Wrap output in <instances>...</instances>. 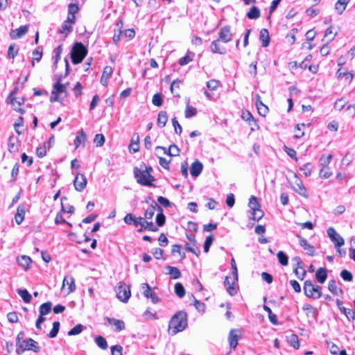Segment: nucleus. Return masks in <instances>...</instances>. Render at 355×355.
<instances>
[{
  "mask_svg": "<svg viewBox=\"0 0 355 355\" xmlns=\"http://www.w3.org/2000/svg\"><path fill=\"white\" fill-rule=\"evenodd\" d=\"M187 325V313L184 311H180L171 318L168 327L172 334L174 335L185 329Z\"/></svg>",
  "mask_w": 355,
  "mask_h": 355,
  "instance_id": "obj_1",
  "label": "nucleus"
},
{
  "mask_svg": "<svg viewBox=\"0 0 355 355\" xmlns=\"http://www.w3.org/2000/svg\"><path fill=\"white\" fill-rule=\"evenodd\" d=\"M87 54V49L80 42H76L71 51V62L73 64L80 63Z\"/></svg>",
  "mask_w": 355,
  "mask_h": 355,
  "instance_id": "obj_2",
  "label": "nucleus"
},
{
  "mask_svg": "<svg viewBox=\"0 0 355 355\" xmlns=\"http://www.w3.org/2000/svg\"><path fill=\"white\" fill-rule=\"evenodd\" d=\"M134 175L137 183L143 186L154 187L153 182L155 181L154 177L150 175L147 169L140 170L137 167L134 168Z\"/></svg>",
  "mask_w": 355,
  "mask_h": 355,
  "instance_id": "obj_3",
  "label": "nucleus"
},
{
  "mask_svg": "<svg viewBox=\"0 0 355 355\" xmlns=\"http://www.w3.org/2000/svg\"><path fill=\"white\" fill-rule=\"evenodd\" d=\"M41 347L33 339L29 338L21 340V343H16V353L21 355L26 350H31L34 352H39Z\"/></svg>",
  "mask_w": 355,
  "mask_h": 355,
  "instance_id": "obj_4",
  "label": "nucleus"
},
{
  "mask_svg": "<svg viewBox=\"0 0 355 355\" xmlns=\"http://www.w3.org/2000/svg\"><path fill=\"white\" fill-rule=\"evenodd\" d=\"M303 288L304 295L309 298L319 299L322 295L321 286H314L311 280L308 279L304 282Z\"/></svg>",
  "mask_w": 355,
  "mask_h": 355,
  "instance_id": "obj_5",
  "label": "nucleus"
},
{
  "mask_svg": "<svg viewBox=\"0 0 355 355\" xmlns=\"http://www.w3.org/2000/svg\"><path fill=\"white\" fill-rule=\"evenodd\" d=\"M130 295V287L125 284L120 283V285L116 288L117 298L123 302H127Z\"/></svg>",
  "mask_w": 355,
  "mask_h": 355,
  "instance_id": "obj_6",
  "label": "nucleus"
},
{
  "mask_svg": "<svg viewBox=\"0 0 355 355\" xmlns=\"http://www.w3.org/2000/svg\"><path fill=\"white\" fill-rule=\"evenodd\" d=\"M328 236L331 241L334 243L335 248L341 247L344 245L345 241L333 227H329L327 230Z\"/></svg>",
  "mask_w": 355,
  "mask_h": 355,
  "instance_id": "obj_7",
  "label": "nucleus"
},
{
  "mask_svg": "<svg viewBox=\"0 0 355 355\" xmlns=\"http://www.w3.org/2000/svg\"><path fill=\"white\" fill-rule=\"evenodd\" d=\"M232 37L233 34L231 33V27L230 26H225L220 29L218 40L224 43H227L232 41Z\"/></svg>",
  "mask_w": 355,
  "mask_h": 355,
  "instance_id": "obj_8",
  "label": "nucleus"
},
{
  "mask_svg": "<svg viewBox=\"0 0 355 355\" xmlns=\"http://www.w3.org/2000/svg\"><path fill=\"white\" fill-rule=\"evenodd\" d=\"M161 150L163 151V154L168 155L169 156H178L180 153V149L175 144H172L169 146L168 149L162 146H157L155 148V155H159L158 151Z\"/></svg>",
  "mask_w": 355,
  "mask_h": 355,
  "instance_id": "obj_9",
  "label": "nucleus"
},
{
  "mask_svg": "<svg viewBox=\"0 0 355 355\" xmlns=\"http://www.w3.org/2000/svg\"><path fill=\"white\" fill-rule=\"evenodd\" d=\"M87 184L86 177L83 174L78 173L73 180V185L76 191H83Z\"/></svg>",
  "mask_w": 355,
  "mask_h": 355,
  "instance_id": "obj_10",
  "label": "nucleus"
},
{
  "mask_svg": "<svg viewBox=\"0 0 355 355\" xmlns=\"http://www.w3.org/2000/svg\"><path fill=\"white\" fill-rule=\"evenodd\" d=\"M336 304L342 313H343L349 321H353L355 319V313L351 309L345 308L343 306V302L339 299L336 300Z\"/></svg>",
  "mask_w": 355,
  "mask_h": 355,
  "instance_id": "obj_11",
  "label": "nucleus"
},
{
  "mask_svg": "<svg viewBox=\"0 0 355 355\" xmlns=\"http://www.w3.org/2000/svg\"><path fill=\"white\" fill-rule=\"evenodd\" d=\"M241 118L248 123V124L251 126V130H254V127L258 129L259 125L257 121L253 117L252 114L248 110H245L242 112Z\"/></svg>",
  "mask_w": 355,
  "mask_h": 355,
  "instance_id": "obj_12",
  "label": "nucleus"
},
{
  "mask_svg": "<svg viewBox=\"0 0 355 355\" xmlns=\"http://www.w3.org/2000/svg\"><path fill=\"white\" fill-rule=\"evenodd\" d=\"M139 219L140 220V228L138 230L139 232H144L146 230H148L149 231L151 232L158 231V227L156 225H155L153 222L146 221L142 217H139Z\"/></svg>",
  "mask_w": 355,
  "mask_h": 355,
  "instance_id": "obj_13",
  "label": "nucleus"
},
{
  "mask_svg": "<svg viewBox=\"0 0 355 355\" xmlns=\"http://www.w3.org/2000/svg\"><path fill=\"white\" fill-rule=\"evenodd\" d=\"M210 50L214 53H218L224 55L227 53L226 48L221 44V41L219 40H214L210 45Z\"/></svg>",
  "mask_w": 355,
  "mask_h": 355,
  "instance_id": "obj_14",
  "label": "nucleus"
},
{
  "mask_svg": "<svg viewBox=\"0 0 355 355\" xmlns=\"http://www.w3.org/2000/svg\"><path fill=\"white\" fill-rule=\"evenodd\" d=\"M8 148L10 153H16L19 151V139L17 137L14 135L9 137Z\"/></svg>",
  "mask_w": 355,
  "mask_h": 355,
  "instance_id": "obj_15",
  "label": "nucleus"
},
{
  "mask_svg": "<svg viewBox=\"0 0 355 355\" xmlns=\"http://www.w3.org/2000/svg\"><path fill=\"white\" fill-rule=\"evenodd\" d=\"M87 141V135L83 129L78 130L74 139L75 149H77L81 144L85 146Z\"/></svg>",
  "mask_w": 355,
  "mask_h": 355,
  "instance_id": "obj_16",
  "label": "nucleus"
},
{
  "mask_svg": "<svg viewBox=\"0 0 355 355\" xmlns=\"http://www.w3.org/2000/svg\"><path fill=\"white\" fill-rule=\"evenodd\" d=\"M28 25L21 26L18 28L12 31L10 33V35L12 39H19L24 36L28 32Z\"/></svg>",
  "mask_w": 355,
  "mask_h": 355,
  "instance_id": "obj_17",
  "label": "nucleus"
},
{
  "mask_svg": "<svg viewBox=\"0 0 355 355\" xmlns=\"http://www.w3.org/2000/svg\"><path fill=\"white\" fill-rule=\"evenodd\" d=\"M299 239V243L300 246H302L304 250H306V254L311 256H313L315 253V248L310 245L306 239L302 238L301 236L297 235Z\"/></svg>",
  "mask_w": 355,
  "mask_h": 355,
  "instance_id": "obj_18",
  "label": "nucleus"
},
{
  "mask_svg": "<svg viewBox=\"0 0 355 355\" xmlns=\"http://www.w3.org/2000/svg\"><path fill=\"white\" fill-rule=\"evenodd\" d=\"M112 73H113V69H112V67L106 66L104 68L102 76L101 78V83L103 86L107 85L108 80H109L110 78L111 77Z\"/></svg>",
  "mask_w": 355,
  "mask_h": 355,
  "instance_id": "obj_19",
  "label": "nucleus"
},
{
  "mask_svg": "<svg viewBox=\"0 0 355 355\" xmlns=\"http://www.w3.org/2000/svg\"><path fill=\"white\" fill-rule=\"evenodd\" d=\"M105 320L110 324L115 327L116 331H121L125 329V323L123 320L108 317H106Z\"/></svg>",
  "mask_w": 355,
  "mask_h": 355,
  "instance_id": "obj_20",
  "label": "nucleus"
},
{
  "mask_svg": "<svg viewBox=\"0 0 355 355\" xmlns=\"http://www.w3.org/2000/svg\"><path fill=\"white\" fill-rule=\"evenodd\" d=\"M66 285L68 286V294L75 291L76 286L75 284V280L72 276L69 275L64 277L63 279L62 286L64 287Z\"/></svg>",
  "mask_w": 355,
  "mask_h": 355,
  "instance_id": "obj_21",
  "label": "nucleus"
},
{
  "mask_svg": "<svg viewBox=\"0 0 355 355\" xmlns=\"http://www.w3.org/2000/svg\"><path fill=\"white\" fill-rule=\"evenodd\" d=\"M202 168V164L198 160L195 161L190 167L191 175L193 177H198L201 173Z\"/></svg>",
  "mask_w": 355,
  "mask_h": 355,
  "instance_id": "obj_22",
  "label": "nucleus"
},
{
  "mask_svg": "<svg viewBox=\"0 0 355 355\" xmlns=\"http://www.w3.org/2000/svg\"><path fill=\"white\" fill-rule=\"evenodd\" d=\"M26 206L24 205H20L17 207V213L15 216V222L17 225H20L25 216Z\"/></svg>",
  "mask_w": 355,
  "mask_h": 355,
  "instance_id": "obj_23",
  "label": "nucleus"
},
{
  "mask_svg": "<svg viewBox=\"0 0 355 355\" xmlns=\"http://www.w3.org/2000/svg\"><path fill=\"white\" fill-rule=\"evenodd\" d=\"M259 40L263 47H267L269 45L270 38L268 29L262 28L260 31Z\"/></svg>",
  "mask_w": 355,
  "mask_h": 355,
  "instance_id": "obj_24",
  "label": "nucleus"
},
{
  "mask_svg": "<svg viewBox=\"0 0 355 355\" xmlns=\"http://www.w3.org/2000/svg\"><path fill=\"white\" fill-rule=\"evenodd\" d=\"M162 211V208L156 202H154L145 211L144 216L146 219H151L155 214V210Z\"/></svg>",
  "mask_w": 355,
  "mask_h": 355,
  "instance_id": "obj_25",
  "label": "nucleus"
},
{
  "mask_svg": "<svg viewBox=\"0 0 355 355\" xmlns=\"http://www.w3.org/2000/svg\"><path fill=\"white\" fill-rule=\"evenodd\" d=\"M293 261L296 263V266L293 269V272L295 273V275L297 276V277L299 279L303 280L304 279V277H306V271L304 270L303 272H302L301 275H298V268H300V265L302 263V260H301L300 257H295L293 258Z\"/></svg>",
  "mask_w": 355,
  "mask_h": 355,
  "instance_id": "obj_26",
  "label": "nucleus"
},
{
  "mask_svg": "<svg viewBox=\"0 0 355 355\" xmlns=\"http://www.w3.org/2000/svg\"><path fill=\"white\" fill-rule=\"evenodd\" d=\"M17 261L21 268L24 270H28L29 268V266L32 262L31 259L26 255H22L17 258Z\"/></svg>",
  "mask_w": 355,
  "mask_h": 355,
  "instance_id": "obj_27",
  "label": "nucleus"
},
{
  "mask_svg": "<svg viewBox=\"0 0 355 355\" xmlns=\"http://www.w3.org/2000/svg\"><path fill=\"white\" fill-rule=\"evenodd\" d=\"M236 331L235 329H232L228 336V342L230 344V347L232 349H235L236 346L238 345V340L239 336L234 334Z\"/></svg>",
  "mask_w": 355,
  "mask_h": 355,
  "instance_id": "obj_28",
  "label": "nucleus"
},
{
  "mask_svg": "<svg viewBox=\"0 0 355 355\" xmlns=\"http://www.w3.org/2000/svg\"><path fill=\"white\" fill-rule=\"evenodd\" d=\"M315 278L319 283H324L327 278V269L324 268H318L315 272Z\"/></svg>",
  "mask_w": 355,
  "mask_h": 355,
  "instance_id": "obj_29",
  "label": "nucleus"
},
{
  "mask_svg": "<svg viewBox=\"0 0 355 355\" xmlns=\"http://www.w3.org/2000/svg\"><path fill=\"white\" fill-rule=\"evenodd\" d=\"M224 285L226 287V290L227 293L232 295L234 296L236 294L237 291L236 288L234 287V282H230L229 277H226L224 281Z\"/></svg>",
  "mask_w": 355,
  "mask_h": 355,
  "instance_id": "obj_30",
  "label": "nucleus"
},
{
  "mask_svg": "<svg viewBox=\"0 0 355 355\" xmlns=\"http://www.w3.org/2000/svg\"><path fill=\"white\" fill-rule=\"evenodd\" d=\"M261 12L258 7L253 6L246 13V16L250 19H257L260 17Z\"/></svg>",
  "mask_w": 355,
  "mask_h": 355,
  "instance_id": "obj_31",
  "label": "nucleus"
},
{
  "mask_svg": "<svg viewBox=\"0 0 355 355\" xmlns=\"http://www.w3.org/2000/svg\"><path fill=\"white\" fill-rule=\"evenodd\" d=\"M168 121V115L166 112L161 111L158 114L157 124L160 128H164Z\"/></svg>",
  "mask_w": 355,
  "mask_h": 355,
  "instance_id": "obj_32",
  "label": "nucleus"
},
{
  "mask_svg": "<svg viewBox=\"0 0 355 355\" xmlns=\"http://www.w3.org/2000/svg\"><path fill=\"white\" fill-rule=\"evenodd\" d=\"M336 75L338 78H345L349 83L352 82L354 78V74L352 73L345 71L343 69H339L336 72Z\"/></svg>",
  "mask_w": 355,
  "mask_h": 355,
  "instance_id": "obj_33",
  "label": "nucleus"
},
{
  "mask_svg": "<svg viewBox=\"0 0 355 355\" xmlns=\"http://www.w3.org/2000/svg\"><path fill=\"white\" fill-rule=\"evenodd\" d=\"M350 0H338L335 4V10L338 14L341 15L345 10Z\"/></svg>",
  "mask_w": 355,
  "mask_h": 355,
  "instance_id": "obj_34",
  "label": "nucleus"
},
{
  "mask_svg": "<svg viewBox=\"0 0 355 355\" xmlns=\"http://www.w3.org/2000/svg\"><path fill=\"white\" fill-rule=\"evenodd\" d=\"M124 222L128 225L133 224L134 226L138 227L140 223V220L138 218H135L132 214H128L123 218Z\"/></svg>",
  "mask_w": 355,
  "mask_h": 355,
  "instance_id": "obj_35",
  "label": "nucleus"
},
{
  "mask_svg": "<svg viewBox=\"0 0 355 355\" xmlns=\"http://www.w3.org/2000/svg\"><path fill=\"white\" fill-rule=\"evenodd\" d=\"M249 213L250 214L248 216L249 219L257 221H259L264 216V213L261 209H256L254 211H249Z\"/></svg>",
  "mask_w": 355,
  "mask_h": 355,
  "instance_id": "obj_36",
  "label": "nucleus"
},
{
  "mask_svg": "<svg viewBox=\"0 0 355 355\" xmlns=\"http://www.w3.org/2000/svg\"><path fill=\"white\" fill-rule=\"evenodd\" d=\"M17 293L22 298L25 303L31 302L32 296L26 289L19 288L17 290Z\"/></svg>",
  "mask_w": 355,
  "mask_h": 355,
  "instance_id": "obj_37",
  "label": "nucleus"
},
{
  "mask_svg": "<svg viewBox=\"0 0 355 355\" xmlns=\"http://www.w3.org/2000/svg\"><path fill=\"white\" fill-rule=\"evenodd\" d=\"M53 89L52 90L53 94L60 95V94L67 92V88H66L65 85L62 84L61 83H55L53 84Z\"/></svg>",
  "mask_w": 355,
  "mask_h": 355,
  "instance_id": "obj_38",
  "label": "nucleus"
},
{
  "mask_svg": "<svg viewBox=\"0 0 355 355\" xmlns=\"http://www.w3.org/2000/svg\"><path fill=\"white\" fill-rule=\"evenodd\" d=\"M52 308V303L51 302H47L45 303H43L40 305L39 308V312L40 315H47L50 313Z\"/></svg>",
  "mask_w": 355,
  "mask_h": 355,
  "instance_id": "obj_39",
  "label": "nucleus"
},
{
  "mask_svg": "<svg viewBox=\"0 0 355 355\" xmlns=\"http://www.w3.org/2000/svg\"><path fill=\"white\" fill-rule=\"evenodd\" d=\"M248 207H250L249 211H255L256 209H260V204L258 202L257 198L254 196H252L249 199Z\"/></svg>",
  "mask_w": 355,
  "mask_h": 355,
  "instance_id": "obj_40",
  "label": "nucleus"
},
{
  "mask_svg": "<svg viewBox=\"0 0 355 355\" xmlns=\"http://www.w3.org/2000/svg\"><path fill=\"white\" fill-rule=\"evenodd\" d=\"M263 309L268 313V315L270 322L273 324H275V325L278 324L277 317L275 314H274L272 312L271 309L269 306L264 305Z\"/></svg>",
  "mask_w": 355,
  "mask_h": 355,
  "instance_id": "obj_41",
  "label": "nucleus"
},
{
  "mask_svg": "<svg viewBox=\"0 0 355 355\" xmlns=\"http://www.w3.org/2000/svg\"><path fill=\"white\" fill-rule=\"evenodd\" d=\"M193 53L188 52L184 57L179 59L178 64L184 66L193 60Z\"/></svg>",
  "mask_w": 355,
  "mask_h": 355,
  "instance_id": "obj_42",
  "label": "nucleus"
},
{
  "mask_svg": "<svg viewBox=\"0 0 355 355\" xmlns=\"http://www.w3.org/2000/svg\"><path fill=\"white\" fill-rule=\"evenodd\" d=\"M166 268L168 270V274L172 276L173 279H177L181 277L180 270L178 268L168 266Z\"/></svg>",
  "mask_w": 355,
  "mask_h": 355,
  "instance_id": "obj_43",
  "label": "nucleus"
},
{
  "mask_svg": "<svg viewBox=\"0 0 355 355\" xmlns=\"http://www.w3.org/2000/svg\"><path fill=\"white\" fill-rule=\"evenodd\" d=\"M60 323L59 321H55L53 323V328L51 331L47 334L50 338H55L59 332Z\"/></svg>",
  "mask_w": 355,
  "mask_h": 355,
  "instance_id": "obj_44",
  "label": "nucleus"
},
{
  "mask_svg": "<svg viewBox=\"0 0 355 355\" xmlns=\"http://www.w3.org/2000/svg\"><path fill=\"white\" fill-rule=\"evenodd\" d=\"M278 261L279 263L282 266H287L288 263V255L283 251L278 252L277 254Z\"/></svg>",
  "mask_w": 355,
  "mask_h": 355,
  "instance_id": "obj_45",
  "label": "nucleus"
},
{
  "mask_svg": "<svg viewBox=\"0 0 355 355\" xmlns=\"http://www.w3.org/2000/svg\"><path fill=\"white\" fill-rule=\"evenodd\" d=\"M72 26L64 21L59 29L58 33L60 34H64L67 36L72 31Z\"/></svg>",
  "mask_w": 355,
  "mask_h": 355,
  "instance_id": "obj_46",
  "label": "nucleus"
},
{
  "mask_svg": "<svg viewBox=\"0 0 355 355\" xmlns=\"http://www.w3.org/2000/svg\"><path fill=\"white\" fill-rule=\"evenodd\" d=\"M288 341H289L290 345L292 346L294 349H299L300 345L298 336L296 334H292L291 335V336L289 337Z\"/></svg>",
  "mask_w": 355,
  "mask_h": 355,
  "instance_id": "obj_47",
  "label": "nucleus"
},
{
  "mask_svg": "<svg viewBox=\"0 0 355 355\" xmlns=\"http://www.w3.org/2000/svg\"><path fill=\"white\" fill-rule=\"evenodd\" d=\"M328 288L329 290V291L335 295H338V291H340V292H342V290L340 288H338L336 286V282L335 280L332 279V280H330L329 282V284H328Z\"/></svg>",
  "mask_w": 355,
  "mask_h": 355,
  "instance_id": "obj_48",
  "label": "nucleus"
},
{
  "mask_svg": "<svg viewBox=\"0 0 355 355\" xmlns=\"http://www.w3.org/2000/svg\"><path fill=\"white\" fill-rule=\"evenodd\" d=\"M95 342L96 345L102 349H106L108 347L106 340L102 336H98L95 338Z\"/></svg>",
  "mask_w": 355,
  "mask_h": 355,
  "instance_id": "obj_49",
  "label": "nucleus"
},
{
  "mask_svg": "<svg viewBox=\"0 0 355 355\" xmlns=\"http://www.w3.org/2000/svg\"><path fill=\"white\" fill-rule=\"evenodd\" d=\"M17 88L15 87L9 94L8 97L6 99L8 103H10L12 106H15V103H17L18 105H21V103L20 101H17L16 98L13 97V96L17 93Z\"/></svg>",
  "mask_w": 355,
  "mask_h": 355,
  "instance_id": "obj_50",
  "label": "nucleus"
},
{
  "mask_svg": "<svg viewBox=\"0 0 355 355\" xmlns=\"http://www.w3.org/2000/svg\"><path fill=\"white\" fill-rule=\"evenodd\" d=\"M175 293L180 298L185 295V289L181 283H176L175 284Z\"/></svg>",
  "mask_w": 355,
  "mask_h": 355,
  "instance_id": "obj_51",
  "label": "nucleus"
},
{
  "mask_svg": "<svg viewBox=\"0 0 355 355\" xmlns=\"http://www.w3.org/2000/svg\"><path fill=\"white\" fill-rule=\"evenodd\" d=\"M336 34L337 33H336L334 34V35L332 37H331L329 40H328L327 43L323 44L322 46L320 48V53H321V55L322 56H325V55H328L329 53L330 49H329V47L328 46V43L329 42H331L334 39V37L336 35Z\"/></svg>",
  "mask_w": 355,
  "mask_h": 355,
  "instance_id": "obj_52",
  "label": "nucleus"
},
{
  "mask_svg": "<svg viewBox=\"0 0 355 355\" xmlns=\"http://www.w3.org/2000/svg\"><path fill=\"white\" fill-rule=\"evenodd\" d=\"M197 114V110L195 107L190 106L189 105H187L186 106L184 115L186 118H191L192 116H196Z\"/></svg>",
  "mask_w": 355,
  "mask_h": 355,
  "instance_id": "obj_53",
  "label": "nucleus"
},
{
  "mask_svg": "<svg viewBox=\"0 0 355 355\" xmlns=\"http://www.w3.org/2000/svg\"><path fill=\"white\" fill-rule=\"evenodd\" d=\"M62 44L59 45L57 48H55L53 50V53H54L53 57L55 58L53 65L55 66V67H56L57 63L60 58V54L62 53Z\"/></svg>",
  "mask_w": 355,
  "mask_h": 355,
  "instance_id": "obj_54",
  "label": "nucleus"
},
{
  "mask_svg": "<svg viewBox=\"0 0 355 355\" xmlns=\"http://www.w3.org/2000/svg\"><path fill=\"white\" fill-rule=\"evenodd\" d=\"M84 329V326L81 324H78L73 327L71 330L68 332L69 336H75L80 334Z\"/></svg>",
  "mask_w": 355,
  "mask_h": 355,
  "instance_id": "obj_55",
  "label": "nucleus"
},
{
  "mask_svg": "<svg viewBox=\"0 0 355 355\" xmlns=\"http://www.w3.org/2000/svg\"><path fill=\"white\" fill-rule=\"evenodd\" d=\"M152 102L153 104L155 106H161L163 103L162 95L159 93L154 94L153 96Z\"/></svg>",
  "mask_w": 355,
  "mask_h": 355,
  "instance_id": "obj_56",
  "label": "nucleus"
},
{
  "mask_svg": "<svg viewBox=\"0 0 355 355\" xmlns=\"http://www.w3.org/2000/svg\"><path fill=\"white\" fill-rule=\"evenodd\" d=\"M105 139L103 134H96L95 135L94 142L96 144L97 147L102 146L105 143Z\"/></svg>",
  "mask_w": 355,
  "mask_h": 355,
  "instance_id": "obj_57",
  "label": "nucleus"
},
{
  "mask_svg": "<svg viewBox=\"0 0 355 355\" xmlns=\"http://www.w3.org/2000/svg\"><path fill=\"white\" fill-rule=\"evenodd\" d=\"M141 288L144 290L143 295H144V297H146V298H150V296L151 295L153 292L151 291V288L149 286V284L148 283H143L141 284Z\"/></svg>",
  "mask_w": 355,
  "mask_h": 355,
  "instance_id": "obj_58",
  "label": "nucleus"
},
{
  "mask_svg": "<svg viewBox=\"0 0 355 355\" xmlns=\"http://www.w3.org/2000/svg\"><path fill=\"white\" fill-rule=\"evenodd\" d=\"M42 46H38L33 51V55H34V60L37 62H40L42 57Z\"/></svg>",
  "mask_w": 355,
  "mask_h": 355,
  "instance_id": "obj_59",
  "label": "nucleus"
},
{
  "mask_svg": "<svg viewBox=\"0 0 355 355\" xmlns=\"http://www.w3.org/2000/svg\"><path fill=\"white\" fill-rule=\"evenodd\" d=\"M340 277L344 281L352 282L353 279V275L351 272L347 270H343L340 272Z\"/></svg>",
  "mask_w": 355,
  "mask_h": 355,
  "instance_id": "obj_60",
  "label": "nucleus"
},
{
  "mask_svg": "<svg viewBox=\"0 0 355 355\" xmlns=\"http://www.w3.org/2000/svg\"><path fill=\"white\" fill-rule=\"evenodd\" d=\"M332 159L331 155H328L327 156L322 155L320 159V164L324 168L325 166H328L331 162Z\"/></svg>",
  "mask_w": 355,
  "mask_h": 355,
  "instance_id": "obj_61",
  "label": "nucleus"
},
{
  "mask_svg": "<svg viewBox=\"0 0 355 355\" xmlns=\"http://www.w3.org/2000/svg\"><path fill=\"white\" fill-rule=\"evenodd\" d=\"M165 221H166V217H165V216L163 214V211H159V213L157 214V216H156V223H157V225L159 226V227H162V226H163L164 225Z\"/></svg>",
  "mask_w": 355,
  "mask_h": 355,
  "instance_id": "obj_62",
  "label": "nucleus"
},
{
  "mask_svg": "<svg viewBox=\"0 0 355 355\" xmlns=\"http://www.w3.org/2000/svg\"><path fill=\"white\" fill-rule=\"evenodd\" d=\"M214 241V238L211 235H209L207 236L205 239V241L203 245V248L205 252H208L210 248V246L211 245Z\"/></svg>",
  "mask_w": 355,
  "mask_h": 355,
  "instance_id": "obj_63",
  "label": "nucleus"
},
{
  "mask_svg": "<svg viewBox=\"0 0 355 355\" xmlns=\"http://www.w3.org/2000/svg\"><path fill=\"white\" fill-rule=\"evenodd\" d=\"M123 347L121 345H116L111 347L112 355H123Z\"/></svg>",
  "mask_w": 355,
  "mask_h": 355,
  "instance_id": "obj_64",
  "label": "nucleus"
}]
</instances>
